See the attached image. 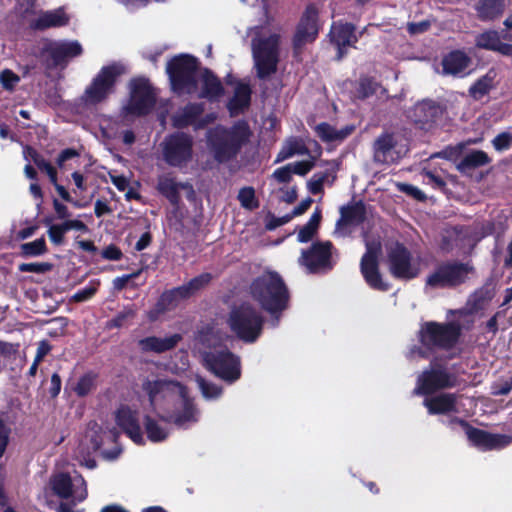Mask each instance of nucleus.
Wrapping results in <instances>:
<instances>
[{"mask_svg": "<svg viewBox=\"0 0 512 512\" xmlns=\"http://www.w3.org/2000/svg\"><path fill=\"white\" fill-rule=\"evenodd\" d=\"M142 387L151 408L144 416V427L150 441L166 440L170 433L169 423L188 428L198 421L199 412L185 386L172 380L148 379Z\"/></svg>", "mask_w": 512, "mask_h": 512, "instance_id": "nucleus-1", "label": "nucleus"}, {"mask_svg": "<svg viewBox=\"0 0 512 512\" xmlns=\"http://www.w3.org/2000/svg\"><path fill=\"white\" fill-rule=\"evenodd\" d=\"M166 71L172 89L178 94H192L200 85L199 96L215 100L223 93L220 81L208 70H198L196 58L190 55H179L170 60Z\"/></svg>", "mask_w": 512, "mask_h": 512, "instance_id": "nucleus-2", "label": "nucleus"}, {"mask_svg": "<svg viewBox=\"0 0 512 512\" xmlns=\"http://www.w3.org/2000/svg\"><path fill=\"white\" fill-rule=\"evenodd\" d=\"M258 8L261 9L262 17L260 24L251 27L248 35H252V51L260 78L274 73L278 62V42L279 36L272 34L266 39H262L265 27L273 20V12L267 0H258Z\"/></svg>", "mask_w": 512, "mask_h": 512, "instance_id": "nucleus-3", "label": "nucleus"}, {"mask_svg": "<svg viewBox=\"0 0 512 512\" xmlns=\"http://www.w3.org/2000/svg\"><path fill=\"white\" fill-rule=\"evenodd\" d=\"M249 136V126L243 121L229 129L217 126L207 132V147L217 162H226L237 155Z\"/></svg>", "mask_w": 512, "mask_h": 512, "instance_id": "nucleus-4", "label": "nucleus"}, {"mask_svg": "<svg viewBox=\"0 0 512 512\" xmlns=\"http://www.w3.org/2000/svg\"><path fill=\"white\" fill-rule=\"evenodd\" d=\"M250 294L264 310L273 314L286 308L288 292L281 277L274 272H264L253 280Z\"/></svg>", "mask_w": 512, "mask_h": 512, "instance_id": "nucleus-5", "label": "nucleus"}, {"mask_svg": "<svg viewBox=\"0 0 512 512\" xmlns=\"http://www.w3.org/2000/svg\"><path fill=\"white\" fill-rule=\"evenodd\" d=\"M472 315L458 313V318L448 324L436 322L425 323L420 330L421 343L427 348H449L453 346L462 329H468L472 323Z\"/></svg>", "mask_w": 512, "mask_h": 512, "instance_id": "nucleus-6", "label": "nucleus"}, {"mask_svg": "<svg viewBox=\"0 0 512 512\" xmlns=\"http://www.w3.org/2000/svg\"><path fill=\"white\" fill-rule=\"evenodd\" d=\"M203 341L212 345L209 351L202 352L205 367L228 383L237 381L241 376L240 358L226 348L216 345L211 337H205Z\"/></svg>", "mask_w": 512, "mask_h": 512, "instance_id": "nucleus-7", "label": "nucleus"}, {"mask_svg": "<svg viewBox=\"0 0 512 512\" xmlns=\"http://www.w3.org/2000/svg\"><path fill=\"white\" fill-rule=\"evenodd\" d=\"M124 73L125 66L121 63H112L102 67L85 88L80 97L81 103L85 106H96L107 100L114 92L118 77Z\"/></svg>", "mask_w": 512, "mask_h": 512, "instance_id": "nucleus-8", "label": "nucleus"}, {"mask_svg": "<svg viewBox=\"0 0 512 512\" xmlns=\"http://www.w3.org/2000/svg\"><path fill=\"white\" fill-rule=\"evenodd\" d=\"M229 325L239 338L254 342L261 333L263 319L250 304H242L232 310Z\"/></svg>", "mask_w": 512, "mask_h": 512, "instance_id": "nucleus-9", "label": "nucleus"}, {"mask_svg": "<svg viewBox=\"0 0 512 512\" xmlns=\"http://www.w3.org/2000/svg\"><path fill=\"white\" fill-rule=\"evenodd\" d=\"M118 433L115 430L102 431L97 423H90L88 429L81 439L75 455L81 465L89 469L96 466L95 460L91 455L97 451L105 441H115Z\"/></svg>", "mask_w": 512, "mask_h": 512, "instance_id": "nucleus-10", "label": "nucleus"}, {"mask_svg": "<svg viewBox=\"0 0 512 512\" xmlns=\"http://www.w3.org/2000/svg\"><path fill=\"white\" fill-rule=\"evenodd\" d=\"M130 97L123 106L122 113L125 116H141L151 111L155 104V93L150 83L145 78H137L130 82Z\"/></svg>", "mask_w": 512, "mask_h": 512, "instance_id": "nucleus-11", "label": "nucleus"}, {"mask_svg": "<svg viewBox=\"0 0 512 512\" xmlns=\"http://www.w3.org/2000/svg\"><path fill=\"white\" fill-rule=\"evenodd\" d=\"M164 161L173 167L186 166L193 157V138L185 133H174L162 142Z\"/></svg>", "mask_w": 512, "mask_h": 512, "instance_id": "nucleus-12", "label": "nucleus"}, {"mask_svg": "<svg viewBox=\"0 0 512 512\" xmlns=\"http://www.w3.org/2000/svg\"><path fill=\"white\" fill-rule=\"evenodd\" d=\"M53 491L61 498L82 502L87 497L86 482L77 472L59 473L51 480Z\"/></svg>", "mask_w": 512, "mask_h": 512, "instance_id": "nucleus-13", "label": "nucleus"}, {"mask_svg": "<svg viewBox=\"0 0 512 512\" xmlns=\"http://www.w3.org/2000/svg\"><path fill=\"white\" fill-rule=\"evenodd\" d=\"M389 269L393 276L400 279H412L420 272V262L413 258L402 245L396 244L388 254Z\"/></svg>", "mask_w": 512, "mask_h": 512, "instance_id": "nucleus-14", "label": "nucleus"}, {"mask_svg": "<svg viewBox=\"0 0 512 512\" xmlns=\"http://www.w3.org/2000/svg\"><path fill=\"white\" fill-rule=\"evenodd\" d=\"M407 140L398 133H385L374 143V159L381 163H392L407 152Z\"/></svg>", "mask_w": 512, "mask_h": 512, "instance_id": "nucleus-15", "label": "nucleus"}, {"mask_svg": "<svg viewBox=\"0 0 512 512\" xmlns=\"http://www.w3.org/2000/svg\"><path fill=\"white\" fill-rule=\"evenodd\" d=\"M381 251L379 241L366 242V253L361 259V273L366 283L373 289L379 291L388 290L389 286L383 281L378 270V256Z\"/></svg>", "mask_w": 512, "mask_h": 512, "instance_id": "nucleus-16", "label": "nucleus"}, {"mask_svg": "<svg viewBox=\"0 0 512 512\" xmlns=\"http://www.w3.org/2000/svg\"><path fill=\"white\" fill-rule=\"evenodd\" d=\"M469 264L447 263L439 266L436 271L427 278V285L431 287H448L463 283L472 272Z\"/></svg>", "mask_w": 512, "mask_h": 512, "instance_id": "nucleus-17", "label": "nucleus"}, {"mask_svg": "<svg viewBox=\"0 0 512 512\" xmlns=\"http://www.w3.org/2000/svg\"><path fill=\"white\" fill-rule=\"evenodd\" d=\"M452 377L440 365H432L430 369L422 372L417 379L414 393L425 395L435 390L450 387L453 385Z\"/></svg>", "mask_w": 512, "mask_h": 512, "instance_id": "nucleus-18", "label": "nucleus"}, {"mask_svg": "<svg viewBox=\"0 0 512 512\" xmlns=\"http://www.w3.org/2000/svg\"><path fill=\"white\" fill-rule=\"evenodd\" d=\"M451 423L460 424L464 428L469 441L482 450L500 449L512 442L511 436L490 434L483 430L469 427L464 421L459 419H453Z\"/></svg>", "mask_w": 512, "mask_h": 512, "instance_id": "nucleus-19", "label": "nucleus"}, {"mask_svg": "<svg viewBox=\"0 0 512 512\" xmlns=\"http://www.w3.org/2000/svg\"><path fill=\"white\" fill-rule=\"evenodd\" d=\"M317 17L318 12L316 8L314 6L307 7L297 25L293 39L296 53H298L304 45L315 41L319 31Z\"/></svg>", "mask_w": 512, "mask_h": 512, "instance_id": "nucleus-20", "label": "nucleus"}, {"mask_svg": "<svg viewBox=\"0 0 512 512\" xmlns=\"http://www.w3.org/2000/svg\"><path fill=\"white\" fill-rule=\"evenodd\" d=\"M330 249L331 244L329 242L314 244L310 250L303 251L299 260L300 264L311 273L329 269L331 267Z\"/></svg>", "mask_w": 512, "mask_h": 512, "instance_id": "nucleus-21", "label": "nucleus"}, {"mask_svg": "<svg viewBox=\"0 0 512 512\" xmlns=\"http://www.w3.org/2000/svg\"><path fill=\"white\" fill-rule=\"evenodd\" d=\"M42 52L48 54L53 65H59L69 58L79 56L82 47L78 41H44Z\"/></svg>", "mask_w": 512, "mask_h": 512, "instance_id": "nucleus-22", "label": "nucleus"}, {"mask_svg": "<svg viewBox=\"0 0 512 512\" xmlns=\"http://www.w3.org/2000/svg\"><path fill=\"white\" fill-rule=\"evenodd\" d=\"M115 420L123 432L136 444H143L144 437L141 430L138 413L128 406L120 407Z\"/></svg>", "mask_w": 512, "mask_h": 512, "instance_id": "nucleus-23", "label": "nucleus"}, {"mask_svg": "<svg viewBox=\"0 0 512 512\" xmlns=\"http://www.w3.org/2000/svg\"><path fill=\"white\" fill-rule=\"evenodd\" d=\"M210 281L209 274H202L198 277L192 279L188 284L183 285L181 287L175 288L173 290L165 292L160 299V302L165 307H171L176 305L179 300L185 299L192 294H194L197 290L202 288L205 284Z\"/></svg>", "mask_w": 512, "mask_h": 512, "instance_id": "nucleus-24", "label": "nucleus"}, {"mask_svg": "<svg viewBox=\"0 0 512 512\" xmlns=\"http://www.w3.org/2000/svg\"><path fill=\"white\" fill-rule=\"evenodd\" d=\"M424 406L428 409L430 414H458L464 411L461 398L450 393L426 398L424 400Z\"/></svg>", "mask_w": 512, "mask_h": 512, "instance_id": "nucleus-25", "label": "nucleus"}, {"mask_svg": "<svg viewBox=\"0 0 512 512\" xmlns=\"http://www.w3.org/2000/svg\"><path fill=\"white\" fill-rule=\"evenodd\" d=\"M183 189L187 192V198L193 199L195 192L189 183H180L170 174L160 175L157 182V190L166 197L173 205L178 204L180 200L179 191Z\"/></svg>", "mask_w": 512, "mask_h": 512, "instance_id": "nucleus-26", "label": "nucleus"}, {"mask_svg": "<svg viewBox=\"0 0 512 512\" xmlns=\"http://www.w3.org/2000/svg\"><path fill=\"white\" fill-rule=\"evenodd\" d=\"M365 218V209L362 204H354L341 208V218L337 222L335 234L346 236L353 229L363 222Z\"/></svg>", "mask_w": 512, "mask_h": 512, "instance_id": "nucleus-27", "label": "nucleus"}, {"mask_svg": "<svg viewBox=\"0 0 512 512\" xmlns=\"http://www.w3.org/2000/svg\"><path fill=\"white\" fill-rule=\"evenodd\" d=\"M331 40L338 50V58L341 59L347 47L353 46L358 37L354 32V27L350 24L336 23L331 28Z\"/></svg>", "mask_w": 512, "mask_h": 512, "instance_id": "nucleus-28", "label": "nucleus"}, {"mask_svg": "<svg viewBox=\"0 0 512 512\" xmlns=\"http://www.w3.org/2000/svg\"><path fill=\"white\" fill-rule=\"evenodd\" d=\"M69 17L62 8L41 12L30 22V26L36 30H44L52 27L64 26L68 23Z\"/></svg>", "mask_w": 512, "mask_h": 512, "instance_id": "nucleus-29", "label": "nucleus"}, {"mask_svg": "<svg viewBox=\"0 0 512 512\" xmlns=\"http://www.w3.org/2000/svg\"><path fill=\"white\" fill-rule=\"evenodd\" d=\"M340 169V162L332 160L327 163L326 171L323 173H315L307 183L310 193L318 194L323 192L324 184L332 185L336 179V173Z\"/></svg>", "mask_w": 512, "mask_h": 512, "instance_id": "nucleus-30", "label": "nucleus"}, {"mask_svg": "<svg viewBox=\"0 0 512 512\" xmlns=\"http://www.w3.org/2000/svg\"><path fill=\"white\" fill-rule=\"evenodd\" d=\"M181 340L179 334H173L165 337H147L139 341L142 350L148 352L162 353L174 348Z\"/></svg>", "mask_w": 512, "mask_h": 512, "instance_id": "nucleus-31", "label": "nucleus"}, {"mask_svg": "<svg viewBox=\"0 0 512 512\" xmlns=\"http://www.w3.org/2000/svg\"><path fill=\"white\" fill-rule=\"evenodd\" d=\"M479 48L497 51L503 55H512V45L502 43L496 31H486L476 38Z\"/></svg>", "mask_w": 512, "mask_h": 512, "instance_id": "nucleus-32", "label": "nucleus"}, {"mask_svg": "<svg viewBox=\"0 0 512 512\" xmlns=\"http://www.w3.org/2000/svg\"><path fill=\"white\" fill-rule=\"evenodd\" d=\"M470 63V58L462 51H453L442 60L443 73L447 75H460Z\"/></svg>", "mask_w": 512, "mask_h": 512, "instance_id": "nucleus-33", "label": "nucleus"}, {"mask_svg": "<svg viewBox=\"0 0 512 512\" xmlns=\"http://www.w3.org/2000/svg\"><path fill=\"white\" fill-rule=\"evenodd\" d=\"M354 130L353 126H344L340 129L328 123H320L315 126L317 136L324 142H341Z\"/></svg>", "mask_w": 512, "mask_h": 512, "instance_id": "nucleus-34", "label": "nucleus"}, {"mask_svg": "<svg viewBox=\"0 0 512 512\" xmlns=\"http://www.w3.org/2000/svg\"><path fill=\"white\" fill-rule=\"evenodd\" d=\"M305 154H308V148L305 146L303 140L297 137H291L282 145L276 156L275 162L279 163L293 157L294 155Z\"/></svg>", "mask_w": 512, "mask_h": 512, "instance_id": "nucleus-35", "label": "nucleus"}, {"mask_svg": "<svg viewBox=\"0 0 512 512\" xmlns=\"http://www.w3.org/2000/svg\"><path fill=\"white\" fill-rule=\"evenodd\" d=\"M251 90L247 84L239 83L228 108L232 115H236L249 106Z\"/></svg>", "mask_w": 512, "mask_h": 512, "instance_id": "nucleus-36", "label": "nucleus"}, {"mask_svg": "<svg viewBox=\"0 0 512 512\" xmlns=\"http://www.w3.org/2000/svg\"><path fill=\"white\" fill-rule=\"evenodd\" d=\"M438 108L431 101H422L415 105L409 112L408 117L415 123H426L432 120L437 114Z\"/></svg>", "mask_w": 512, "mask_h": 512, "instance_id": "nucleus-37", "label": "nucleus"}, {"mask_svg": "<svg viewBox=\"0 0 512 512\" xmlns=\"http://www.w3.org/2000/svg\"><path fill=\"white\" fill-rule=\"evenodd\" d=\"M476 9L481 19H494L502 14L504 9V0H480Z\"/></svg>", "mask_w": 512, "mask_h": 512, "instance_id": "nucleus-38", "label": "nucleus"}, {"mask_svg": "<svg viewBox=\"0 0 512 512\" xmlns=\"http://www.w3.org/2000/svg\"><path fill=\"white\" fill-rule=\"evenodd\" d=\"M202 110V107L197 104L186 106L184 109L178 111L173 116L174 126L184 127L190 124H194L196 117L201 114Z\"/></svg>", "mask_w": 512, "mask_h": 512, "instance_id": "nucleus-39", "label": "nucleus"}, {"mask_svg": "<svg viewBox=\"0 0 512 512\" xmlns=\"http://www.w3.org/2000/svg\"><path fill=\"white\" fill-rule=\"evenodd\" d=\"M320 221H321V210L317 208L311 215L307 224L304 225L300 229L298 236H297L298 241L305 243V242H308L309 240H311L319 226Z\"/></svg>", "mask_w": 512, "mask_h": 512, "instance_id": "nucleus-40", "label": "nucleus"}, {"mask_svg": "<svg viewBox=\"0 0 512 512\" xmlns=\"http://www.w3.org/2000/svg\"><path fill=\"white\" fill-rule=\"evenodd\" d=\"M490 162V158L486 152L482 150H475L468 153L461 161L463 168H476L486 165Z\"/></svg>", "mask_w": 512, "mask_h": 512, "instance_id": "nucleus-41", "label": "nucleus"}, {"mask_svg": "<svg viewBox=\"0 0 512 512\" xmlns=\"http://www.w3.org/2000/svg\"><path fill=\"white\" fill-rule=\"evenodd\" d=\"M195 380L198 384V387L201 391L202 396L206 400H215L219 398L222 394V388L217 386L214 383L208 382L203 379L201 376H196Z\"/></svg>", "mask_w": 512, "mask_h": 512, "instance_id": "nucleus-42", "label": "nucleus"}, {"mask_svg": "<svg viewBox=\"0 0 512 512\" xmlns=\"http://www.w3.org/2000/svg\"><path fill=\"white\" fill-rule=\"evenodd\" d=\"M46 250L47 248L44 238H39L21 245V252L24 256H39L44 254Z\"/></svg>", "mask_w": 512, "mask_h": 512, "instance_id": "nucleus-43", "label": "nucleus"}, {"mask_svg": "<svg viewBox=\"0 0 512 512\" xmlns=\"http://www.w3.org/2000/svg\"><path fill=\"white\" fill-rule=\"evenodd\" d=\"M238 200L242 207L253 210L258 207V201L255 198V191L251 187H244L238 193Z\"/></svg>", "mask_w": 512, "mask_h": 512, "instance_id": "nucleus-44", "label": "nucleus"}, {"mask_svg": "<svg viewBox=\"0 0 512 512\" xmlns=\"http://www.w3.org/2000/svg\"><path fill=\"white\" fill-rule=\"evenodd\" d=\"M491 87L492 78L489 76H484L483 78L479 79L473 86H471L470 93L475 99H479L485 95Z\"/></svg>", "mask_w": 512, "mask_h": 512, "instance_id": "nucleus-45", "label": "nucleus"}, {"mask_svg": "<svg viewBox=\"0 0 512 512\" xmlns=\"http://www.w3.org/2000/svg\"><path fill=\"white\" fill-rule=\"evenodd\" d=\"M93 387H94V377L90 374H87V375L82 376L78 380L74 390L77 393V395L85 396L93 389Z\"/></svg>", "mask_w": 512, "mask_h": 512, "instance_id": "nucleus-46", "label": "nucleus"}, {"mask_svg": "<svg viewBox=\"0 0 512 512\" xmlns=\"http://www.w3.org/2000/svg\"><path fill=\"white\" fill-rule=\"evenodd\" d=\"M512 143V134L510 132H502L498 134L492 141L493 147L497 151H504L510 148Z\"/></svg>", "mask_w": 512, "mask_h": 512, "instance_id": "nucleus-47", "label": "nucleus"}, {"mask_svg": "<svg viewBox=\"0 0 512 512\" xmlns=\"http://www.w3.org/2000/svg\"><path fill=\"white\" fill-rule=\"evenodd\" d=\"M314 165L315 163L313 160L299 161L289 164L292 170V174H297L301 176L306 175L314 167Z\"/></svg>", "mask_w": 512, "mask_h": 512, "instance_id": "nucleus-48", "label": "nucleus"}, {"mask_svg": "<svg viewBox=\"0 0 512 512\" xmlns=\"http://www.w3.org/2000/svg\"><path fill=\"white\" fill-rule=\"evenodd\" d=\"M0 81L4 88L13 89L20 81V78L11 70H4L0 74Z\"/></svg>", "mask_w": 512, "mask_h": 512, "instance_id": "nucleus-49", "label": "nucleus"}, {"mask_svg": "<svg viewBox=\"0 0 512 512\" xmlns=\"http://www.w3.org/2000/svg\"><path fill=\"white\" fill-rule=\"evenodd\" d=\"M65 233H66V231H65L62 223L51 225L50 228L48 229L49 238L56 245L62 244Z\"/></svg>", "mask_w": 512, "mask_h": 512, "instance_id": "nucleus-50", "label": "nucleus"}, {"mask_svg": "<svg viewBox=\"0 0 512 512\" xmlns=\"http://www.w3.org/2000/svg\"><path fill=\"white\" fill-rule=\"evenodd\" d=\"M292 175V170L288 164L276 169L272 174V178L278 183H288L291 181Z\"/></svg>", "mask_w": 512, "mask_h": 512, "instance_id": "nucleus-51", "label": "nucleus"}, {"mask_svg": "<svg viewBox=\"0 0 512 512\" xmlns=\"http://www.w3.org/2000/svg\"><path fill=\"white\" fill-rule=\"evenodd\" d=\"M50 269L48 263H22L19 265L21 272L44 273Z\"/></svg>", "mask_w": 512, "mask_h": 512, "instance_id": "nucleus-52", "label": "nucleus"}, {"mask_svg": "<svg viewBox=\"0 0 512 512\" xmlns=\"http://www.w3.org/2000/svg\"><path fill=\"white\" fill-rule=\"evenodd\" d=\"M397 187L400 191H402L408 195H411L412 197H414L417 200H423L425 198V195L421 190H419L417 187L412 186L410 184L398 183Z\"/></svg>", "mask_w": 512, "mask_h": 512, "instance_id": "nucleus-53", "label": "nucleus"}, {"mask_svg": "<svg viewBox=\"0 0 512 512\" xmlns=\"http://www.w3.org/2000/svg\"><path fill=\"white\" fill-rule=\"evenodd\" d=\"M62 225L64 226L66 232L70 230H77L82 232L88 231L86 224L78 219H67L62 223Z\"/></svg>", "mask_w": 512, "mask_h": 512, "instance_id": "nucleus-54", "label": "nucleus"}, {"mask_svg": "<svg viewBox=\"0 0 512 512\" xmlns=\"http://www.w3.org/2000/svg\"><path fill=\"white\" fill-rule=\"evenodd\" d=\"M50 351L51 345L46 340L40 341L34 358L35 362L40 363Z\"/></svg>", "mask_w": 512, "mask_h": 512, "instance_id": "nucleus-55", "label": "nucleus"}, {"mask_svg": "<svg viewBox=\"0 0 512 512\" xmlns=\"http://www.w3.org/2000/svg\"><path fill=\"white\" fill-rule=\"evenodd\" d=\"M53 207L58 219L67 220L70 217L71 214L68 207L59 202L57 199L53 200Z\"/></svg>", "mask_w": 512, "mask_h": 512, "instance_id": "nucleus-56", "label": "nucleus"}, {"mask_svg": "<svg viewBox=\"0 0 512 512\" xmlns=\"http://www.w3.org/2000/svg\"><path fill=\"white\" fill-rule=\"evenodd\" d=\"M29 153L32 157V160L34 161L35 165L42 171L48 172L53 166L43 159L41 156H39L35 151L29 150Z\"/></svg>", "mask_w": 512, "mask_h": 512, "instance_id": "nucleus-57", "label": "nucleus"}, {"mask_svg": "<svg viewBox=\"0 0 512 512\" xmlns=\"http://www.w3.org/2000/svg\"><path fill=\"white\" fill-rule=\"evenodd\" d=\"M8 434L9 429L4 424L3 420L0 418V456L3 455L7 443H8Z\"/></svg>", "mask_w": 512, "mask_h": 512, "instance_id": "nucleus-58", "label": "nucleus"}, {"mask_svg": "<svg viewBox=\"0 0 512 512\" xmlns=\"http://www.w3.org/2000/svg\"><path fill=\"white\" fill-rule=\"evenodd\" d=\"M121 255V251L113 245L108 246L102 251V257L108 260H119Z\"/></svg>", "mask_w": 512, "mask_h": 512, "instance_id": "nucleus-59", "label": "nucleus"}, {"mask_svg": "<svg viewBox=\"0 0 512 512\" xmlns=\"http://www.w3.org/2000/svg\"><path fill=\"white\" fill-rule=\"evenodd\" d=\"M429 27V22L421 21L419 23H409L407 29L410 34H419L425 32Z\"/></svg>", "mask_w": 512, "mask_h": 512, "instance_id": "nucleus-60", "label": "nucleus"}, {"mask_svg": "<svg viewBox=\"0 0 512 512\" xmlns=\"http://www.w3.org/2000/svg\"><path fill=\"white\" fill-rule=\"evenodd\" d=\"M95 292H96L95 287H86L83 290L78 291L74 295V299L76 301H85V300L89 299L90 297H92L95 294Z\"/></svg>", "mask_w": 512, "mask_h": 512, "instance_id": "nucleus-61", "label": "nucleus"}, {"mask_svg": "<svg viewBox=\"0 0 512 512\" xmlns=\"http://www.w3.org/2000/svg\"><path fill=\"white\" fill-rule=\"evenodd\" d=\"M61 390V379L58 374H53L51 377V386L49 389L50 395L56 397Z\"/></svg>", "mask_w": 512, "mask_h": 512, "instance_id": "nucleus-62", "label": "nucleus"}, {"mask_svg": "<svg viewBox=\"0 0 512 512\" xmlns=\"http://www.w3.org/2000/svg\"><path fill=\"white\" fill-rule=\"evenodd\" d=\"M313 200L311 198H306L304 200H302L300 202V204L298 206H296L294 209H293V215L294 216H300L302 215L303 213H305L309 207L311 206Z\"/></svg>", "mask_w": 512, "mask_h": 512, "instance_id": "nucleus-63", "label": "nucleus"}, {"mask_svg": "<svg viewBox=\"0 0 512 512\" xmlns=\"http://www.w3.org/2000/svg\"><path fill=\"white\" fill-rule=\"evenodd\" d=\"M110 208L107 203L97 200L95 202L94 212L97 217H102L105 214L110 213Z\"/></svg>", "mask_w": 512, "mask_h": 512, "instance_id": "nucleus-64", "label": "nucleus"}]
</instances>
